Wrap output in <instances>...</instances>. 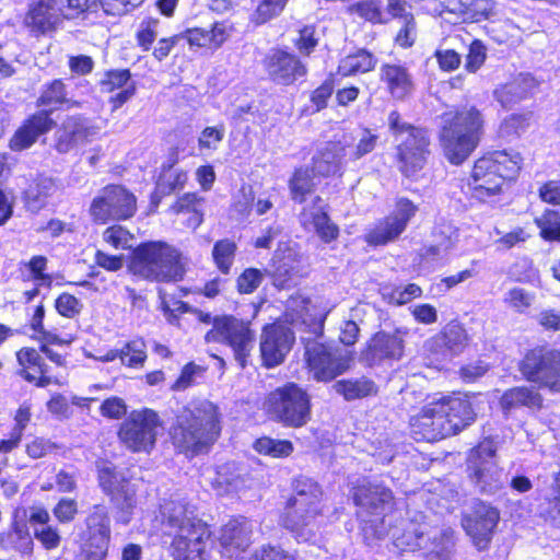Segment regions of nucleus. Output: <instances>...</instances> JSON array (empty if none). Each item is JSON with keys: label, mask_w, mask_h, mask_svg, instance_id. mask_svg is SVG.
<instances>
[{"label": "nucleus", "mask_w": 560, "mask_h": 560, "mask_svg": "<svg viewBox=\"0 0 560 560\" xmlns=\"http://www.w3.org/2000/svg\"><path fill=\"white\" fill-rule=\"evenodd\" d=\"M346 142H328L313 156L312 172L318 176L341 175L347 156Z\"/></svg>", "instance_id": "obj_30"}, {"label": "nucleus", "mask_w": 560, "mask_h": 560, "mask_svg": "<svg viewBox=\"0 0 560 560\" xmlns=\"http://www.w3.org/2000/svg\"><path fill=\"white\" fill-rule=\"evenodd\" d=\"M349 11L371 23H387V16L376 0H364L349 7Z\"/></svg>", "instance_id": "obj_50"}, {"label": "nucleus", "mask_w": 560, "mask_h": 560, "mask_svg": "<svg viewBox=\"0 0 560 560\" xmlns=\"http://www.w3.org/2000/svg\"><path fill=\"white\" fill-rule=\"evenodd\" d=\"M312 175H315L307 167L298 168L290 179L289 187L292 199L296 202H304L306 195L313 192L316 184Z\"/></svg>", "instance_id": "obj_44"}, {"label": "nucleus", "mask_w": 560, "mask_h": 560, "mask_svg": "<svg viewBox=\"0 0 560 560\" xmlns=\"http://www.w3.org/2000/svg\"><path fill=\"white\" fill-rule=\"evenodd\" d=\"M323 491L313 479L300 476L293 481V495L281 518L282 525L298 539L308 540L315 534L316 518L323 510Z\"/></svg>", "instance_id": "obj_6"}, {"label": "nucleus", "mask_w": 560, "mask_h": 560, "mask_svg": "<svg viewBox=\"0 0 560 560\" xmlns=\"http://www.w3.org/2000/svg\"><path fill=\"white\" fill-rule=\"evenodd\" d=\"M266 271L248 268L237 278L238 291L243 294L253 293L262 282Z\"/></svg>", "instance_id": "obj_60"}, {"label": "nucleus", "mask_w": 560, "mask_h": 560, "mask_svg": "<svg viewBox=\"0 0 560 560\" xmlns=\"http://www.w3.org/2000/svg\"><path fill=\"white\" fill-rule=\"evenodd\" d=\"M16 359L19 364L22 366L20 371V375L24 377L28 382H33L36 380V374L32 373L30 369H34L36 371L44 372V365L42 357L39 353L32 348H23L16 353Z\"/></svg>", "instance_id": "obj_46"}, {"label": "nucleus", "mask_w": 560, "mask_h": 560, "mask_svg": "<svg viewBox=\"0 0 560 560\" xmlns=\"http://www.w3.org/2000/svg\"><path fill=\"white\" fill-rule=\"evenodd\" d=\"M100 132V128L81 116H69L56 133L55 148L60 153H68L79 144L92 141Z\"/></svg>", "instance_id": "obj_22"}, {"label": "nucleus", "mask_w": 560, "mask_h": 560, "mask_svg": "<svg viewBox=\"0 0 560 560\" xmlns=\"http://www.w3.org/2000/svg\"><path fill=\"white\" fill-rule=\"evenodd\" d=\"M319 35L314 26H305L300 31L295 46L301 55L308 56L318 45Z\"/></svg>", "instance_id": "obj_62"}, {"label": "nucleus", "mask_w": 560, "mask_h": 560, "mask_svg": "<svg viewBox=\"0 0 560 560\" xmlns=\"http://www.w3.org/2000/svg\"><path fill=\"white\" fill-rule=\"evenodd\" d=\"M225 129L223 126L206 127L198 137L200 151H215L224 139Z\"/></svg>", "instance_id": "obj_59"}, {"label": "nucleus", "mask_w": 560, "mask_h": 560, "mask_svg": "<svg viewBox=\"0 0 560 560\" xmlns=\"http://www.w3.org/2000/svg\"><path fill=\"white\" fill-rule=\"evenodd\" d=\"M218 434L217 407L209 400L194 401L183 408L171 429L174 445L192 454L206 450Z\"/></svg>", "instance_id": "obj_4"}, {"label": "nucleus", "mask_w": 560, "mask_h": 560, "mask_svg": "<svg viewBox=\"0 0 560 560\" xmlns=\"http://www.w3.org/2000/svg\"><path fill=\"white\" fill-rule=\"evenodd\" d=\"M249 560H295L294 556L280 547L262 546Z\"/></svg>", "instance_id": "obj_64"}, {"label": "nucleus", "mask_w": 560, "mask_h": 560, "mask_svg": "<svg viewBox=\"0 0 560 560\" xmlns=\"http://www.w3.org/2000/svg\"><path fill=\"white\" fill-rule=\"evenodd\" d=\"M136 212V197L125 187L110 185L93 199L90 214L94 222L105 224L109 220H121Z\"/></svg>", "instance_id": "obj_15"}, {"label": "nucleus", "mask_w": 560, "mask_h": 560, "mask_svg": "<svg viewBox=\"0 0 560 560\" xmlns=\"http://www.w3.org/2000/svg\"><path fill=\"white\" fill-rule=\"evenodd\" d=\"M264 406L267 413L284 427L301 428L311 420V397L294 383L270 392Z\"/></svg>", "instance_id": "obj_10"}, {"label": "nucleus", "mask_w": 560, "mask_h": 560, "mask_svg": "<svg viewBox=\"0 0 560 560\" xmlns=\"http://www.w3.org/2000/svg\"><path fill=\"white\" fill-rule=\"evenodd\" d=\"M234 33V26L229 21H217L207 27H191L183 32L190 48H207L218 50Z\"/></svg>", "instance_id": "obj_25"}, {"label": "nucleus", "mask_w": 560, "mask_h": 560, "mask_svg": "<svg viewBox=\"0 0 560 560\" xmlns=\"http://www.w3.org/2000/svg\"><path fill=\"white\" fill-rule=\"evenodd\" d=\"M535 223L540 229V236L546 241L560 242V213L547 209L540 217L535 218Z\"/></svg>", "instance_id": "obj_51"}, {"label": "nucleus", "mask_w": 560, "mask_h": 560, "mask_svg": "<svg viewBox=\"0 0 560 560\" xmlns=\"http://www.w3.org/2000/svg\"><path fill=\"white\" fill-rule=\"evenodd\" d=\"M441 142L447 160L453 164L463 163L476 149L483 120L475 107H465L443 117Z\"/></svg>", "instance_id": "obj_7"}, {"label": "nucleus", "mask_w": 560, "mask_h": 560, "mask_svg": "<svg viewBox=\"0 0 560 560\" xmlns=\"http://www.w3.org/2000/svg\"><path fill=\"white\" fill-rule=\"evenodd\" d=\"M388 125L398 143L400 170L406 176H413L423 167L429 154L427 131L402 122L397 112L389 114Z\"/></svg>", "instance_id": "obj_11"}, {"label": "nucleus", "mask_w": 560, "mask_h": 560, "mask_svg": "<svg viewBox=\"0 0 560 560\" xmlns=\"http://www.w3.org/2000/svg\"><path fill=\"white\" fill-rule=\"evenodd\" d=\"M541 394L529 386H516L503 393L500 398V407L505 415L513 410L525 407L529 410H539L542 407Z\"/></svg>", "instance_id": "obj_32"}, {"label": "nucleus", "mask_w": 560, "mask_h": 560, "mask_svg": "<svg viewBox=\"0 0 560 560\" xmlns=\"http://www.w3.org/2000/svg\"><path fill=\"white\" fill-rule=\"evenodd\" d=\"M285 317L293 325H308L314 320L310 313V302L301 298H293L288 302Z\"/></svg>", "instance_id": "obj_53"}, {"label": "nucleus", "mask_w": 560, "mask_h": 560, "mask_svg": "<svg viewBox=\"0 0 560 560\" xmlns=\"http://www.w3.org/2000/svg\"><path fill=\"white\" fill-rule=\"evenodd\" d=\"M537 83L529 74H520L511 82L502 84L494 90L495 100L503 107H511L529 96Z\"/></svg>", "instance_id": "obj_35"}, {"label": "nucleus", "mask_w": 560, "mask_h": 560, "mask_svg": "<svg viewBox=\"0 0 560 560\" xmlns=\"http://www.w3.org/2000/svg\"><path fill=\"white\" fill-rule=\"evenodd\" d=\"M100 485L119 510L118 522L128 524L131 511L137 504L138 482L127 479L122 474L105 468L100 472Z\"/></svg>", "instance_id": "obj_16"}, {"label": "nucleus", "mask_w": 560, "mask_h": 560, "mask_svg": "<svg viewBox=\"0 0 560 560\" xmlns=\"http://www.w3.org/2000/svg\"><path fill=\"white\" fill-rule=\"evenodd\" d=\"M58 187L51 178H39L25 192L26 205L30 210L38 211L48 202Z\"/></svg>", "instance_id": "obj_40"}, {"label": "nucleus", "mask_w": 560, "mask_h": 560, "mask_svg": "<svg viewBox=\"0 0 560 560\" xmlns=\"http://www.w3.org/2000/svg\"><path fill=\"white\" fill-rule=\"evenodd\" d=\"M48 511L40 506L30 509L28 522L33 527L34 537L47 550L56 549L60 545L61 536L57 527L49 524Z\"/></svg>", "instance_id": "obj_33"}, {"label": "nucleus", "mask_w": 560, "mask_h": 560, "mask_svg": "<svg viewBox=\"0 0 560 560\" xmlns=\"http://www.w3.org/2000/svg\"><path fill=\"white\" fill-rule=\"evenodd\" d=\"M265 69L269 78L281 85H290L306 73L305 66L295 55L279 49L266 57Z\"/></svg>", "instance_id": "obj_24"}, {"label": "nucleus", "mask_w": 560, "mask_h": 560, "mask_svg": "<svg viewBox=\"0 0 560 560\" xmlns=\"http://www.w3.org/2000/svg\"><path fill=\"white\" fill-rule=\"evenodd\" d=\"M160 517L165 535L172 537L175 560H206L210 530L198 518L194 505L185 499H171L161 505Z\"/></svg>", "instance_id": "obj_3"}, {"label": "nucleus", "mask_w": 560, "mask_h": 560, "mask_svg": "<svg viewBox=\"0 0 560 560\" xmlns=\"http://www.w3.org/2000/svg\"><path fill=\"white\" fill-rule=\"evenodd\" d=\"M159 24L160 21L158 19L149 18L147 20H143L138 28L137 32V40L139 46L144 50L148 51L155 38L159 35Z\"/></svg>", "instance_id": "obj_58"}, {"label": "nucleus", "mask_w": 560, "mask_h": 560, "mask_svg": "<svg viewBox=\"0 0 560 560\" xmlns=\"http://www.w3.org/2000/svg\"><path fill=\"white\" fill-rule=\"evenodd\" d=\"M161 430L158 413L151 409L132 411L121 423L118 435L120 441L133 452H150L155 445Z\"/></svg>", "instance_id": "obj_14"}, {"label": "nucleus", "mask_w": 560, "mask_h": 560, "mask_svg": "<svg viewBox=\"0 0 560 560\" xmlns=\"http://www.w3.org/2000/svg\"><path fill=\"white\" fill-rule=\"evenodd\" d=\"M381 81L386 85L389 94L397 100H404L413 90V82L408 69L400 65H383Z\"/></svg>", "instance_id": "obj_34"}, {"label": "nucleus", "mask_w": 560, "mask_h": 560, "mask_svg": "<svg viewBox=\"0 0 560 560\" xmlns=\"http://www.w3.org/2000/svg\"><path fill=\"white\" fill-rule=\"evenodd\" d=\"M522 164V155L514 150L494 151L480 158L468 180L471 197L481 202L494 201L504 185L515 179Z\"/></svg>", "instance_id": "obj_5"}, {"label": "nucleus", "mask_w": 560, "mask_h": 560, "mask_svg": "<svg viewBox=\"0 0 560 560\" xmlns=\"http://www.w3.org/2000/svg\"><path fill=\"white\" fill-rule=\"evenodd\" d=\"M376 66V58L365 49H360L342 58L338 66V73L349 77L357 73H365Z\"/></svg>", "instance_id": "obj_38"}, {"label": "nucleus", "mask_w": 560, "mask_h": 560, "mask_svg": "<svg viewBox=\"0 0 560 560\" xmlns=\"http://www.w3.org/2000/svg\"><path fill=\"white\" fill-rule=\"evenodd\" d=\"M522 375L551 393H560V350L548 346L529 349L518 363Z\"/></svg>", "instance_id": "obj_12"}, {"label": "nucleus", "mask_w": 560, "mask_h": 560, "mask_svg": "<svg viewBox=\"0 0 560 560\" xmlns=\"http://www.w3.org/2000/svg\"><path fill=\"white\" fill-rule=\"evenodd\" d=\"M203 372L205 369L200 365H197L195 363L186 364L183 368L179 377L173 384L172 388L174 390H185L186 388L195 384L196 380L198 377H201Z\"/></svg>", "instance_id": "obj_63"}, {"label": "nucleus", "mask_w": 560, "mask_h": 560, "mask_svg": "<svg viewBox=\"0 0 560 560\" xmlns=\"http://www.w3.org/2000/svg\"><path fill=\"white\" fill-rule=\"evenodd\" d=\"M207 342L229 345L235 360L245 368L247 358L254 348V335L246 324L232 316H217L212 319V328L206 334Z\"/></svg>", "instance_id": "obj_13"}, {"label": "nucleus", "mask_w": 560, "mask_h": 560, "mask_svg": "<svg viewBox=\"0 0 560 560\" xmlns=\"http://www.w3.org/2000/svg\"><path fill=\"white\" fill-rule=\"evenodd\" d=\"M300 220L302 225L316 234L326 243L337 238L339 230L330 222L326 212V203L320 197H315L312 205L303 208Z\"/></svg>", "instance_id": "obj_26"}, {"label": "nucleus", "mask_w": 560, "mask_h": 560, "mask_svg": "<svg viewBox=\"0 0 560 560\" xmlns=\"http://www.w3.org/2000/svg\"><path fill=\"white\" fill-rule=\"evenodd\" d=\"M247 476L236 464L226 463L215 471L211 483L218 494L238 493L248 487Z\"/></svg>", "instance_id": "obj_36"}, {"label": "nucleus", "mask_w": 560, "mask_h": 560, "mask_svg": "<svg viewBox=\"0 0 560 560\" xmlns=\"http://www.w3.org/2000/svg\"><path fill=\"white\" fill-rule=\"evenodd\" d=\"M235 252L236 244L230 240H221L214 244L212 257L222 273L228 275L230 272L234 262Z\"/></svg>", "instance_id": "obj_48"}, {"label": "nucleus", "mask_w": 560, "mask_h": 560, "mask_svg": "<svg viewBox=\"0 0 560 560\" xmlns=\"http://www.w3.org/2000/svg\"><path fill=\"white\" fill-rule=\"evenodd\" d=\"M44 314H45L44 306L38 305L34 312L33 317H32L31 326L35 331H38L43 335V339L47 343L69 345L74 340V336H72L70 334H66L62 337L52 330H46L43 325Z\"/></svg>", "instance_id": "obj_52"}, {"label": "nucleus", "mask_w": 560, "mask_h": 560, "mask_svg": "<svg viewBox=\"0 0 560 560\" xmlns=\"http://www.w3.org/2000/svg\"><path fill=\"white\" fill-rule=\"evenodd\" d=\"M539 514L546 521L560 527V470L552 475L550 497L540 505Z\"/></svg>", "instance_id": "obj_42"}, {"label": "nucleus", "mask_w": 560, "mask_h": 560, "mask_svg": "<svg viewBox=\"0 0 560 560\" xmlns=\"http://www.w3.org/2000/svg\"><path fill=\"white\" fill-rule=\"evenodd\" d=\"M439 2L440 15L451 13L463 21L479 22L488 19L492 12V0H439Z\"/></svg>", "instance_id": "obj_31"}, {"label": "nucleus", "mask_w": 560, "mask_h": 560, "mask_svg": "<svg viewBox=\"0 0 560 560\" xmlns=\"http://www.w3.org/2000/svg\"><path fill=\"white\" fill-rule=\"evenodd\" d=\"M334 388L346 400L360 399L377 393L376 385L365 377L338 381L335 383Z\"/></svg>", "instance_id": "obj_41"}, {"label": "nucleus", "mask_w": 560, "mask_h": 560, "mask_svg": "<svg viewBox=\"0 0 560 560\" xmlns=\"http://www.w3.org/2000/svg\"><path fill=\"white\" fill-rule=\"evenodd\" d=\"M353 500L359 506L358 515L364 523L365 535H374L381 539L390 536L394 547L400 551L424 550L440 553L452 542L453 532L448 528L438 539L436 532L428 533L425 526L400 520L389 514L393 506L390 490L378 485H362L355 488Z\"/></svg>", "instance_id": "obj_1"}, {"label": "nucleus", "mask_w": 560, "mask_h": 560, "mask_svg": "<svg viewBox=\"0 0 560 560\" xmlns=\"http://www.w3.org/2000/svg\"><path fill=\"white\" fill-rule=\"evenodd\" d=\"M8 539L19 550L27 552L32 549V537L30 535L28 526L24 518H20L16 514L13 516L8 533Z\"/></svg>", "instance_id": "obj_47"}, {"label": "nucleus", "mask_w": 560, "mask_h": 560, "mask_svg": "<svg viewBox=\"0 0 560 560\" xmlns=\"http://www.w3.org/2000/svg\"><path fill=\"white\" fill-rule=\"evenodd\" d=\"M145 358V346L142 340H133L119 350V359L128 366H139Z\"/></svg>", "instance_id": "obj_56"}, {"label": "nucleus", "mask_w": 560, "mask_h": 560, "mask_svg": "<svg viewBox=\"0 0 560 560\" xmlns=\"http://www.w3.org/2000/svg\"><path fill=\"white\" fill-rule=\"evenodd\" d=\"M404 231L402 221L399 222L389 214L365 235V241L371 245H384L396 240Z\"/></svg>", "instance_id": "obj_39"}, {"label": "nucleus", "mask_w": 560, "mask_h": 560, "mask_svg": "<svg viewBox=\"0 0 560 560\" xmlns=\"http://www.w3.org/2000/svg\"><path fill=\"white\" fill-rule=\"evenodd\" d=\"M103 240L116 249H125L131 246V234L120 225L107 228L104 231Z\"/></svg>", "instance_id": "obj_61"}, {"label": "nucleus", "mask_w": 560, "mask_h": 560, "mask_svg": "<svg viewBox=\"0 0 560 560\" xmlns=\"http://www.w3.org/2000/svg\"><path fill=\"white\" fill-rule=\"evenodd\" d=\"M533 114L530 112L512 114L508 116L500 126V135L502 137L520 136L530 125Z\"/></svg>", "instance_id": "obj_54"}, {"label": "nucleus", "mask_w": 560, "mask_h": 560, "mask_svg": "<svg viewBox=\"0 0 560 560\" xmlns=\"http://www.w3.org/2000/svg\"><path fill=\"white\" fill-rule=\"evenodd\" d=\"M179 252L163 242L139 245L132 254L129 270L150 281H177L183 278L184 267Z\"/></svg>", "instance_id": "obj_8"}, {"label": "nucleus", "mask_w": 560, "mask_h": 560, "mask_svg": "<svg viewBox=\"0 0 560 560\" xmlns=\"http://www.w3.org/2000/svg\"><path fill=\"white\" fill-rule=\"evenodd\" d=\"M253 524L245 517L229 521L221 529L222 552L232 558L245 551L250 545Z\"/></svg>", "instance_id": "obj_29"}, {"label": "nucleus", "mask_w": 560, "mask_h": 560, "mask_svg": "<svg viewBox=\"0 0 560 560\" xmlns=\"http://www.w3.org/2000/svg\"><path fill=\"white\" fill-rule=\"evenodd\" d=\"M254 448L262 455H268L275 458L287 457L293 452V445L288 440H275L271 438H260L255 444Z\"/></svg>", "instance_id": "obj_49"}, {"label": "nucleus", "mask_w": 560, "mask_h": 560, "mask_svg": "<svg viewBox=\"0 0 560 560\" xmlns=\"http://www.w3.org/2000/svg\"><path fill=\"white\" fill-rule=\"evenodd\" d=\"M38 104L43 106H50L57 108L62 104H67L68 107L79 106L77 101H71L66 96V88L61 80H54L48 84H45Z\"/></svg>", "instance_id": "obj_43"}, {"label": "nucleus", "mask_w": 560, "mask_h": 560, "mask_svg": "<svg viewBox=\"0 0 560 560\" xmlns=\"http://www.w3.org/2000/svg\"><path fill=\"white\" fill-rule=\"evenodd\" d=\"M306 360L314 378L327 382L349 368V357L340 351H330L326 346L313 342L306 346Z\"/></svg>", "instance_id": "obj_17"}, {"label": "nucleus", "mask_w": 560, "mask_h": 560, "mask_svg": "<svg viewBox=\"0 0 560 560\" xmlns=\"http://www.w3.org/2000/svg\"><path fill=\"white\" fill-rule=\"evenodd\" d=\"M404 336L400 330L394 332L381 331L370 340L364 353L370 364L385 359L399 360L404 354Z\"/></svg>", "instance_id": "obj_27"}, {"label": "nucleus", "mask_w": 560, "mask_h": 560, "mask_svg": "<svg viewBox=\"0 0 560 560\" xmlns=\"http://www.w3.org/2000/svg\"><path fill=\"white\" fill-rule=\"evenodd\" d=\"M499 520L500 513L495 508L478 501L471 512L463 517L462 525L474 545L482 550L488 547Z\"/></svg>", "instance_id": "obj_18"}, {"label": "nucleus", "mask_w": 560, "mask_h": 560, "mask_svg": "<svg viewBox=\"0 0 560 560\" xmlns=\"http://www.w3.org/2000/svg\"><path fill=\"white\" fill-rule=\"evenodd\" d=\"M475 420L470 401L458 395L430 398L409 420L412 436L434 442L457 434Z\"/></svg>", "instance_id": "obj_2"}, {"label": "nucleus", "mask_w": 560, "mask_h": 560, "mask_svg": "<svg viewBox=\"0 0 560 560\" xmlns=\"http://www.w3.org/2000/svg\"><path fill=\"white\" fill-rule=\"evenodd\" d=\"M54 126L55 122L47 112H37L14 132L10 139V149L23 151L31 148L40 136L47 133Z\"/></svg>", "instance_id": "obj_28"}, {"label": "nucleus", "mask_w": 560, "mask_h": 560, "mask_svg": "<svg viewBox=\"0 0 560 560\" xmlns=\"http://www.w3.org/2000/svg\"><path fill=\"white\" fill-rule=\"evenodd\" d=\"M469 336L462 324L450 322L443 329L427 340L425 349L436 359L448 360L462 353L468 346Z\"/></svg>", "instance_id": "obj_21"}, {"label": "nucleus", "mask_w": 560, "mask_h": 560, "mask_svg": "<svg viewBox=\"0 0 560 560\" xmlns=\"http://www.w3.org/2000/svg\"><path fill=\"white\" fill-rule=\"evenodd\" d=\"M130 79L131 74L127 69L112 70L106 72L101 80V89L103 92L112 93L129 84H135Z\"/></svg>", "instance_id": "obj_57"}, {"label": "nucleus", "mask_w": 560, "mask_h": 560, "mask_svg": "<svg viewBox=\"0 0 560 560\" xmlns=\"http://www.w3.org/2000/svg\"><path fill=\"white\" fill-rule=\"evenodd\" d=\"M378 141V136L370 129L362 128L355 131L351 138V142L345 137L341 142H346L347 156L350 161H357L362 156L371 153Z\"/></svg>", "instance_id": "obj_37"}, {"label": "nucleus", "mask_w": 560, "mask_h": 560, "mask_svg": "<svg viewBox=\"0 0 560 560\" xmlns=\"http://www.w3.org/2000/svg\"><path fill=\"white\" fill-rule=\"evenodd\" d=\"M535 293L521 287L509 289L504 296V304L517 314H526L535 302Z\"/></svg>", "instance_id": "obj_45"}, {"label": "nucleus", "mask_w": 560, "mask_h": 560, "mask_svg": "<svg viewBox=\"0 0 560 560\" xmlns=\"http://www.w3.org/2000/svg\"><path fill=\"white\" fill-rule=\"evenodd\" d=\"M288 0H264L252 15V22L261 25L277 18L284 9Z\"/></svg>", "instance_id": "obj_55"}, {"label": "nucleus", "mask_w": 560, "mask_h": 560, "mask_svg": "<svg viewBox=\"0 0 560 560\" xmlns=\"http://www.w3.org/2000/svg\"><path fill=\"white\" fill-rule=\"evenodd\" d=\"M294 342L293 331L282 324H271L264 328L260 339V352L268 368L280 364Z\"/></svg>", "instance_id": "obj_20"}, {"label": "nucleus", "mask_w": 560, "mask_h": 560, "mask_svg": "<svg viewBox=\"0 0 560 560\" xmlns=\"http://www.w3.org/2000/svg\"><path fill=\"white\" fill-rule=\"evenodd\" d=\"M497 452L498 446L494 441L485 439L467 455V476L474 487L485 494H495L508 482V475L499 465Z\"/></svg>", "instance_id": "obj_9"}, {"label": "nucleus", "mask_w": 560, "mask_h": 560, "mask_svg": "<svg viewBox=\"0 0 560 560\" xmlns=\"http://www.w3.org/2000/svg\"><path fill=\"white\" fill-rule=\"evenodd\" d=\"M66 11L63 0H39L30 9L25 25L34 33L45 34L55 30L62 19H71Z\"/></svg>", "instance_id": "obj_23"}, {"label": "nucleus", "mask_w": 560, "mask_h": 560, "mask_svg": "<svg viewBox=\"0 0 560 560\" xmlns=\"http://www.w3.org/2000/svg\"><path fill=\"white\" fill-rule=\"evenodd\" d=\"M110 520L103 505H95L86 518L88 560H104L110 540Z\"/></svg>", "instance_id": "obj_19"}]
</instances>
